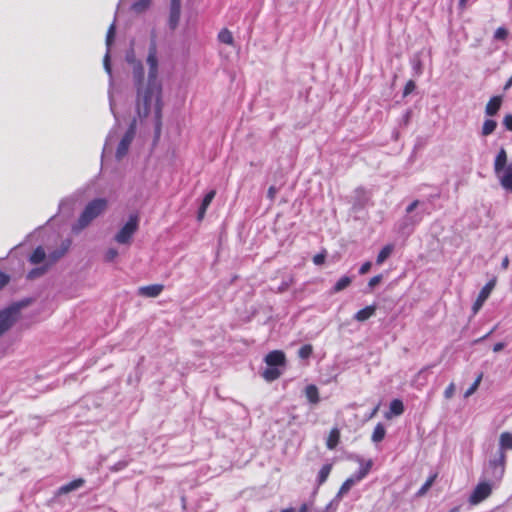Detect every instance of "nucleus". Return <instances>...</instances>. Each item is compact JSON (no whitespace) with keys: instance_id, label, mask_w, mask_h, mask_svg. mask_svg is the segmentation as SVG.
Masks as SVG:
<instances>
[{"instance_id":"obj_51","label":"nucleus","mask_w":512,"mask_h":512,"mask_svg":"<svg viewBox=\"0 0 512 512\" xmlns=\"http://www.w3.org/2000/svg\"><path fill=\"white\" fill-rule=\"evenodd\" d=\"M127 466V462L125 461H120L118 462L117 464H115L113 467H112V470L114 471H119L121 469H123L124 467Z\"/></svg>"},{"instance_id":"obj_26","label":"nucleus","mask_w":512,"mask_h":512,"mask_svg":"<svg viewBox=\"0 0 512 512\" xmlns=\"http://www.w3.org/2000/svg\"><path fill=\"white\" fill-rule=\"evenodd\" d=\"M281 371L277 367L268 366L263 372L262 377L267 381H274L279 378Z\"/></svg>"},{"instance_id":"obj_4","label":"nucleus","mask_w":512,"mask_h":512,"mask_svg":"<svg viewBox=\"0 0 512 512\" xmlns=\"http://www.w3.org/2000/svg\"><path fill=\"white\" fill-rule=\"evenodd\" d=\"M138 228L139 216L137 214H131L127 222L115 234V242L120 245L130 246L133 240V236L137 232Z\"/></svg>"},{"instance_id":"obj_30","label":"nucleus","mask_w":512,"mask_h":512,"mask_svg":"<svg viewBox=\"0 0 512 512\" xmlns=\"http://www.w3.org/2000/svg\"><path fill=\"white\" fill-rule=\"evenodd\" d=\"M305 394L311 403L316 404L319 402L318 389L315 385H308L305 389Z\"/></svg>"},{"instance_id":"obj_8","label":"nucleus","mask_w":512,"mask_h":512,"mask_svg":"<svg viewBox=\"0 0 512 512\" xmlns=\"http://www.w3.org/2000/svg\"><path fill=\"white\" fill-rule=\"evenodd\" d=\"M114 37H115V23L113 22L110 25L107 35H106L107 51H106V54L103 59L104 69L109 74L110 78L112 77V70H111V64H110V48H111L112 42L114 40Z\"/></svg>"},{"instance_id":"obj_27","label":"nucleus","mask_w":512,"mask_h":512,"mask_svg":"<svg viewBox=\"0 0 512 512\" xmlns=\"http://www.w3.org/2000/svg\"><path fill=\"white\" fill-rule=\"evenodd\" d=\"M497 127V122L492 119H486L482 125L481 135L488 136L492 134Z\"/></svg>"},{"instance_id":"obj_14","label":"nucleus","mask_w":512,"mask_h":512,"mask_svg":"<svg viewBox=\"0 0 512 512\" xmlns=\"http://www.w3.org/2000/svg\"><path fill=\"white\" fill-rule=\"evenodd\" d=\"M84 483H85V480L83 478L75 479V480L59 487L57 494L58 495L68 494L72 491H75V490L81 488L84 485Z\"/></svg>"},{"instance_id":"obj_43","label":"nucleus","mask_w":512,"mask_h":512,"mask_svg":"<svg viewBox=\"0 0 512 512\" xmlns=\"http://www.w3.org/2000/svg\"><path fill=\"white\" fill-rule=\"evenodd\" d=\"M503 125L509 131H512V114H508L503 119Z\"/></svg>"},{"instance_id":"obj_21","label":"nucleus","mask_w":512,"mask_h":512,"mask_svg":"<svg viewBox=\"0 0 512 512\" xmlns=\"http://www.w3.org/2000/svg\"><path fill=\"white\" fill-rule=\"evenodd\" d=\"M499 450L504 452L512 450V433L503 432L499 437Z\"/></svg>"},{"instance_id":"obj_56","label":"nucleus","mask_w":512,"mask_h":512,"mask_svg":"<svg viewBox=\"0 0 512 512\" xmlns=\"http://www.w3.org/2000/svg\"><path fill=\"white\" fill-rule=\"evenodd\" d=\"M512 86V77H510L508 79V81L506 82L505 86H504V89L507 90L509 89L510 87Z\"/></svg>"},{"instance_id":"obj_58","label":"nucleus","mask_w":512,"mask_h":512,"mask_svg":"<svg viewBox=\"0 0 512 512\" xmlns=\"http://www.w3.org/2000/svg\"><path fill=\"white\" fill-rule=\"evenodd\" d=\"M109 99H110V108H111V111L114 113L113 99H112V95H111V93H109Z\"/></svg>"},{"instance_id":"obj_37","label":"nucleus","mask_w":512,"mask_h":512,"mask_svg":"<svg viewBox=\"0 0 512 512\" xmlns=\"http://www.w3.org/2000/svg\"><path fill=\"white\" fill-rule=\"evenodd\" d=\"M313 352V348L311 345L307 344V345H304L302 346L299 351H298V355L301 359H306L308 357H310V355L312 354Z\"/></svg>"},{"instance_id":"obj_62","label":"nucleus","mask_w":512,"mask_h":512,"mask_svg":"<svg viewBox=\"0 0 512 512\" xmlns=\"http://www.w3.org/2000/svg\"><path fill=\"white\" fill-rule=\"evenodd\" d=\"M491 334H492V331H489L488 334L484 335V338L489 337V335H491Z\"/></svg>"},{"instance_id":"obj_60","label":"nucleus","mask_w":512,"mask_h":512,"mask_svg":"<svg viewBox=\"0 0 512 512\" xmlns=\"http://www.w3.org/2000/svg\"><path fill=\"white\" fill-rule=\"evenodd\" d=\"M377 410H378V407H376V408L373 410V412H372V416L376 414Z\"/></svg>"},{"instance_id":"obj_11","label":"nucleus","mask_w":512,"mask_h":512,"mask_svg":"<svg viewBox=\"0 0 512 512\" xmlns=\"http://www.w3.org/2000/svg\"><path fill=\"white\" fill-rule=\"evenodd\" d=\"M265 362L270 367L283 366L285 364V354L280 350H274L265 357Z\"/></svg>"},{"instance_id":"obj_63","label":"nucleus","mask_w":512,"mask_h":512,"mask_svg":"<svg viewBox=\"0 0 512 512\" xmlns=\"http://www.w3.org/2000/svg\"><path fill=\"white\" fill-rule=\"evenodd\" d=\"M491 334H492V331H489L488 334L484 335V338L489 337V335H491Z\"/></svg>"},{"instance_id":"obj_19","label":"nucleus","mask_w":512,"mask_h":512,"mask_svg":"<svg viewBox=\"0 0 512 512\" xmlns=\"http://www.w3.org/2000/svg\"><path fill=\"white\" fill-rule=\"evenodd\" d=\"M376 312V305H369L359 310L355 315L354 319L359 322H364L372 317Z\"/></svg>"},{"instance_id":"obj_59","label":"nucleus","mask_w":512,"mask_h":512,"mask_svg":"<svg viewBox=\"0 0 512 512\" xmlns=\"http://www.w3.org/2000/svg\"><path fill=\"white\" fill-rule=\"evenodd\" d=\"M280 512H296L294 508H286V509H283L281 510Z\"/></svg>"},{"instance_id":"obj_29","label":"nucleus","mask_w":512,"mask_h":512,"mask_svg":"<svg viewBox=\"0 0 512 512\" xmlns=\"http://www.w3.org/2000/svg\"><path fill=\"white\" fill-rule=\"evenodd\" d=\"M218 40L221 43L227 44V45H233L234 44V37L230 30L224 28L218 33Z\"/></svg>"},{"instance_id":"obj_52","label":"nucleus","mask_w":512,"mask_h":512,"mask_svg":"<svg viewBox=\"0 0 512 512\" xmlns=\"http://www.w3.org/2000/svg\"><path fill=\"white\" fill-rule=\"evenodd\" d=\"M419 204V201L418 200H415L413 201L407 208H406V212L409 214L411 212L414 211V209L418 206Z\"/></svg>"},{"instance_id":"obj_22","label":"nucleus","mask_w":512,"mask_h":512,"mask_svg":"<svg viewBox=\"0 0 512 512\" xmlns=\"http://www.w3.org/2000/svg\"><path fill=\"white\" fill-rule=\"evenodd\" d=\"M151 4L152 0H136L130 9L135 14H142L150 8Z\"/></svg>"},{"instance_id":"obj_23","label":"nucleus","mask_w":512,"mask_h":512,"mask_svg":"<svg viewBox=\"0 0 512 512\" xmlns=\"http://www.w3.org/2000/svg\"><path fill=\"white\" fill-rule=\"evenodd\" d=\"M356 483H358V480H355V477L353 475L346 479L337 493V500H341L342 497L346 495Z\"/></svg>"},{"instance_id":"obj_7","label":"nucleus","mask_w":512,"mask_h":512,"mask_svg":"<svg viewBox=\"0 0 512 512\" xmlns=\"http://www.w3.org/2000/svg\"><path fill=\"white\" fill-rule=\"evenodd\" d=\"M135 129H136V123L134 120L118 144V147L116 150V158L118 160H121L124 156H126L129 146H130L132 140L134 139Z\"/></svg>"},{"instance_id":"obj_12","label":"nucleus","mask_w":512,"mask_h":512,"mask_svg":"<svg viewBox=\"0 0 512 512\" xmlns=\"http://www.w3.org/2000/svg\"><path fill=\"white\" fill-rule=\"evenodd\" d=\"M507 164V153L504 148H501L499 152L497 153L495 160H494V172L496 176H500L503 171L506 169Z\"/></svg>"},{"instance_id":"obj_50","label":"nucleus","mask_w":512,"mask_h":512,"mask_svg":"<svg viewBox=\"0 0 512 512\" xmlns=\"http://www.w3.org/2000/svg\"><path fill=\"white\" fill-rule=\"evenodd\" d=\"M277 194V189L275 186H270L267 192V196L270 200H274Z\"/></svg>"},{"instance_id":"obj_55","label":"nucleus","mask_w":512,"mask_h":512,"mask_svg":"<svg viewBox=\"0 0 512 512\" xmlns=\"http://www.w3.org/2000/svg\"><path fill=\"white\" fill-rule=\"evenodd\" d=\"M407 220H408L412 225H414V224L418 223V222L421 220V218H420V217H418V218L411 217V218H408Z\"/></svg>"},{"instance_id":"obj_39","label":"nucleus","mask_w":512,"mask_h":512,"mask_svg":"<svg viewBox=\"0 0 512 512\" xmlns=\"http://www.w3.org/2000/svg\"><path fill=\"white\" fill-rule=\"evenodd\" d=\"M47 267L45 268H37V269H33L29 272L28 274V278L29 279H34L40 275H42L45 271H46Z\"/></svg>"},{"instance_id":"obj_53","label":"nucleus","mask_w":512,"mask_h":512,"mask_svg":"<svg viewBox=\"0 0 512 512\" xmlns=\"http://www.w3.org/2000/svg\"><path fill=\"white\" fill-rule=\"evenodd\" d=\"M505 344L503 342H498L493 346L494 352H500L502 349H504Z\"/></svg>"},{"instance_id":"obj_54","label":"nucleus","mask_w":512,"mask_h":512,"mask_svg":"<svg viewBox=\"0 0 512 512\" xmlns=\"http://www.w3.org/2000/svg\"><path fill=\"white\" fill-rule=\"evenodd\" d=\"M509 266V258L508 256H505L501 262L502 269H507Z\"/></svg>"},{"instance_id":"obj_41","label":"nucleus","mask_w":512,"mask_h":512,"mask_svg":"<svg viewBox=\"0 0 512 512\" xmlns=\"http://www.w3.org/2000/svg\"><path fill=\"white\" fill-rule=\"evenodd\" d=\"M454 392H455V385H454V383H450V384L448 385V387H447V388L445 389V391H444V397H445L446 399H450V398H452V397H453Z\"/></svg>"},{"instance_id":"obj_28","label":"nucleus","mask_w":512,"mask_h":512,"mask_svg":"<svg viewBox=\"0 0 512 512\" xmlns=\"http://www.w3.org/2000/svg\"><path fill=\"white\" fill-rule=\"evenodd\" d=\"M352 282V278L349 276H343L341 277L336 284L334 285L332 292L338 293L344 289H346Z\"/></svg>"},{"instance_id":"obj_20","label":"nucleus","mask_w":512,"mask_h":512,"mask_svg":"<svg viewBox=\"0 0 512 512\" xmlns=\"http://www.w3.org/2000/svg\"><path fill=\"white\" fill-rule=\"evenodd\" d=\"M215 195H216V191L215 190H211L210 192H208L205 195V197L202 200V203H201V206L199 208V211H198V220H202L204 218L206 210L209 207V205L211 204V202L214 199Z\"/></svg>"},{"instance_id":"obj_46","label":"nucleus","mask_w":512,"mask_h":512,"mask_svg":"<svg viewBox=\"0 0 512 512\" xmlns=\"http://www.w3.org/2000/svg\"><path fill=\"white\" fill-rule=\"evenodd\" d=\"M293 283V279L290 278L288 281H283L281 285L278 287V292H284L286 291L290 285Z\"/></svg>"},{"instance_id":"obj_57","label":"nucleus","mask_w":512,"mask_h":512,"mask_svg":"<svg viewBox=\"0 0 512 512\" xmlns=\"http://www.w3.org/2000/svg\"><path fill=\"white\" fill-rule=\"evenodd\" d=\"M298 512H308V507L306 504H303L300 509L298 510Z\"/></svg>"},{"instance_id":"obj_64","label":"nucleus","mask_w":512,"mask_h":512,"mask_svg":"<svg viewBox=\"0 0 512 512\" xmlns=\"http://www.w3.org/2000/svg\"><path fill=\"white\" fill-rule=\"evenodd\" d=\"M491 334H492V331H489L488 334L484 335V338L489 337V335H491Z\"/></svg>"},{"instance_id":"obj_17","label":"nucleus","mask_w":512,"mask_h":512,"mask_svg":"<svg viewBox=\"0 0 512 512\" xmlns=\"http://www.w3.org/2000/svg\"><path fill=\"white\" fill-rule=\"evenodd\" d=\"M359 463H360V469L358 470V472L356 474H354L353 476L355 477V480H358V482H360L362 479H364L368 473L370 472L372 466H373V461L371 459L367 460V461H364L362 459H359L358 460Z\"/></svg>"},{"instance_id":"obj_35","label":"nucleus","mask_w":512,"mask_h":512,"mask_svg":"<svg viewBox=\"0 0 512 512\" xmlns=\"http://www.w3.org/2000/svg\"><path fill=\"white\" fill-rule=\"evenodd\" d=\"M119 253L115 248H108L104 253V261L105 262H113L118 257Z\"/></svg>"},{"instance_id":"obj_5","label":"nucleus","mask_w":512,"mask_h":512,"mask_svg":"<svg viewBox=\"0 0 512 512\" xmlns=\"http://www.w3.org/2000/svg\"><path fill=\"white\" fill-rule=\"evenodd\" d=\"M21 304H16L0 312V335L7 331L17 320Z\"/></svg>"},{"instance_id":"obj_18","label":"nucleus","mask_w":512,"mask_h":512,"mask_svg":"<svg viewBox=\"0 0 512 512\" xmlns=\"http://www.w3.org/2000/svg\"><path fill=\"white\" fill-rule=\"evenodd\" d=\"M502 105V98L500 96L492 97L485 107V113L488 116H494L499 111Z\"/></svg>"},{"instance_id":"obj_38","label":"nucleus","mask_w":512,"mask_h":512,"mask_svg":"<svg viewBox=\"0 0 512 512\" xmlns=\"http://www.w3.org/2000/svg\"><path fill=\"white\" fill-rule=\"evenodd\" d=\"M507 35L508 31L503 27H499L494 33V38L497 40H504Z\"/></svg>"},{"instance_id":"obj_36","label":"nucleus","mask_w":512,"mask_h":512,"mask_svg":"<svg viewBox=\"0 0 512 512\" xmlns=\"http://www.w3.org/2000/svg\"><path fill=\"white\" fill-rule=\"evenodd\" d=\"M481 379H482V375H479L476 378V380L474 381V383L464 393L465 398L470 397L472 394H474L476 392V390L478 389V387L480 385Z\"/></svg>"},{"instance_id":"obj_42","label":"nucleus","mask_w":512,"mask_h":512,"mask_svg":"<svg viewBox=\"0 0 512 512\" xmlns=\"http://www.w3.org/2000/svg\"><path fill=\"white\" fill-rule=\"evenodd\" d=\"M325 258H326L325 253H319L313 257V262L315 265H322L325 261Z\"/></svg>"},{"instance_id":"obj_24","label":"nucleus","mask_w":512,"mask_h":512,"mask_svg":"<svg viewBox=\"0 0 512 512\" xmlns=\"http://www.w3.org/2000/svg\"><path fill=\"white\" fill-rule=\"evenodd\" d=\"M340 440V431L338 428H333L327 438L326 446L328 449L333 450L336 448Z\"/></svg>"},{"instance_id":"obj_44","label":"nucleus","mask_w":512,"mask_h":512,"mask_svg":"<svg viewBox=\"0 0 512 512\" xmlns=\"http://www.w3.org/2000/svg\"><path fill=\"white\" fill-rule=\"evenodd\" d=\"M382 280V276L381 275H376L374 277H372L369 282H368V286L369 288H374L376 285H378Z\"/></svg>"},{"instance_id":"obj_9","label":"nucleus","mask_w":512,"mask_h":512,"mask_svg":"<svg viewBox=\"0 0 512 512\" xmlns=\"http://www.w3.org/2000/svg\"><path fill=\"white\" fill-rule=\"evenodd\" d=\"M495 286V281H490L488 282L480 291L476 301L474 302L473 306H472V311H473V314H477L478 311L481 309V307L483 306L484 302L488 299V297L490 296L493 288Z\"/></svg>"},{"instance_id":"obj_31","label":"nucleus","mask_w":512,"mask_h":512,"mask_svg":"<svg viewBox=\"0 0 512 512\" xmlns=\"http://www.w3.org/2000/svg\"><path fill=\"white\" fill-rule=\"evenodd\" d=\"M385 434V427L381 423L377 424L372 433V441L375 443L382 441L385 437Z\"/></svg>"},{"instance_id":"obj_49","label":"nucleus","mask_w":512,"mask_h":512,"mask_svg":"<svg viewBox=\"0 0 512 512\" xmlns=\"http://www.w3.org/2000/svg\"><path fill=\"white\" fill-rule=\"evenodd\" d=\"M9 282V276L3 272H0V289H2Z\"/></svg>"},{"instance_id":"obj_61","label":"nucleus","mask_w":512,"mask_h":512,"mask_svg":"<svg viewBox=\"0 0 512 512\" xmlns=\"http://www.w3.org/2000/svg\"><path fill=\"white\" fill-rule=\"evenodd\" d=\"M491 334H492V331H489L488 334L484 335V338L489 337V335H491Z\"/></svg>"},{"instance_id":"obj_48","label":"nucleus","mask_w":512,"mask_h":512,"mask_svg":"<svg viewBox=\"0 0 512 512\" xmlns=\"http://www.w3.org/2000/svg\"><path fill=\"white\" fill-rule=\"evenodd\" d=\"M113 138H114V132H111L108 137H107V140H106V143H105V146H104V151H109L111 150V143L113 141Z\"/></svg>"},{"instance_id":"obj_25","label":"nucleus","mask_w":512,"mask_h":512,"mask_svg":"<svg viewBox=\"0 0 512 512\" xmlns=\"http://www.w3.org/2000/svg\"><path fill=\"white\" fill-rule=\"evenodd\" d=\"M394 250V245L393 244H387L385 245L381 250L380 252L378 253L377 255V258H376V263L378 265H381L384 263V261L390 257V255L392 254Z\"/></svg>"},{"instance_id":"obj_40","label":"nucleus","mask_w":512,"mask_h":512,"mask_svg":"<svg viewBox=\"0 0 512 512\" xmlns=\"http://www.w3.org/2000/svg\"><path fill=\"white\" fill-rule=\"evenodd\" d=\"M339 502H340V500H337V495H336L335 498L326 506V511L327 512H335L338 507Z\"/></svg>"},{"instance_id":"obj_10","label":"nucleus","mask_w":512,"mask_h":512,"mask_svg":"<svg viewBox=\"0 0 512 512\" xmlns=\"http://www.w3.org/2000/svg\"><path fill=\"white\" fill-rule=\"evenodd\" d=\"M506 455L499 450L498 456L490 461V467L493 468V475L501 479L505 471Z\"/></svg>"},{"instance_id":"obj_15","label":"nucleus","mask_w":512,"mask_h":512,"mask_svg":"<svg viewBox=\"0 0 512 512\" xmlns=\"http://www.w3.org/2000/svg\"><path fill=\"white\" fill-rule=\"evenodd\" d=\"M498 179L504 189L512 191V164L506 167L505 171L498 176Z\"/></svg>"},{"instance_id":"obj_6","label":"nucleus","mask_w":512,"mask_h":512,"mask_svg":"<svg viewBox=\"0 0 512 512\" xmlns=\"http://www.w3.org/2000/svg\"><path fill=\"white\" fill-rule=\"evenodd\" d=\"M493 490L491 483L483 481L477 484L472 493L469 496V503L471 505H477L487 499Z\"/></svg>"},{"instance_id":"obj_45","label":"nucleus","mask_w":512,"mask_h":512,"mask_svg":"<svg viewBox=\"0 0 512 512\" xmlns=\"http://www.w3.org/2000/svg\"><path fill=\"white\" fill-rule=\"evenodd\" d=\"M415 87H416V85H415L414 81H412V80L408 81L404 88V96L410 94L415 89Z\"/></svg>"},{"instance_id":"obj_2","label":"nucleus","mask_w":512,"mask_h":512,"mask_svg":"<svg viewBox=\"0 0 512 512\" xmlns=\"http://www.w3.org/2000/svg\"><path fill=\"white\" fill-rule=\"evenodd\" d=\"M108 207V201L105 198H96L87 203L72 230L75 233L82 231L90 225L97 217L102 215Z\"/></svg>"},{"instance_id":"obj_47","label":"nucleus","mask_w":512,"mask_h":512,"mask_svg":"<svg viewBox=\"0 0 512 512\" xmlns=\"http://www.w3.org/2000/svg\"><path fill=\"white\" fill-rule=\"evenodd\" d=\"M371 266H372V264H371V262H369V261H367V262L363 263V264L361 265L360 269H359V273H360L361 275H364V274L368 273V272H369V270L371 269Z\"/></svg>"},{"instance_id":"obj_1","label":"nucleus","mask_w":512,"mask_h":512,"mask_svg":"<svg viewBox=\"0 0 512 512\" xmlns=\"http://www.w3.org/2000/svg\"><path fill=\"white\" fill-rule=\"evenodd\" d=\"M126 61L132 67L134 82L137 86L136 111L139 118L147 117L151 112L156 119V134L159 136L162 117V84L158 79V60L156 48L152 45L147 56L148 81L144 84L142 64L136 60L133 49L126 53Z\"/></svg>"},{"instance_id":"obj_32","label":"nucleus","mask_w":512,"mask_h":512,"mask_svg":"<svg viewBox=\"0 0 512 512\" xmlns=\"http://www.w3.org/2000/svg\"><path fill=\"white\" fill-rule=\"evenodd\" d=\"M331 469H332L331 464H325L324 466H322V468L320 469V471L318 473V477H317L318 485H322L327 480V478L331 472Z\"/></svg>"},{"instance_id":"obj_16","label":"nucleus","mask_w":512,"mask_h":512,"mask_svg":"<svg viewBox=\"0 0 512 512\" xmlns=\"http://www.w3.org/2000/svg\"><path fill=\"white\" fill-rule=\"evenodd\" d=\"M404 412V405L401 400L394 399L391 401L389 411L385 414V418L391 419L394 416H399Z\"/></svg>"},{"instance_id":"obj_33","label":"nucleus","mask_w":512,"mask_h":512,"mask_svg":"<svg viewBox=\"0 0 512 512\" xmlns=\"http://www.w3.org/2000/svg\"><path fill=\"white\" fill-rule=\"evenodd\" d=\"M436 478H437V474L431 475L426 480V482L422 485V487L418 490L417 496L418 497L424 496L428 492V490L431 488V486L433 485Z\"/></svg>"},{"instance_id":"obj_3","label":"nucleus","mask_w":512,"mask_h":512,"mask_svg":"<svg viewBox=\"0 0 512 512\" xmlns=\"http://www.w3.org/2000/svg\"><path fill=\"white\" fill-rule=\"evenodd\" d=\"M70 240H66L62 243L61 248L57 249L47 256L44 249L42 247H37L32 255L30 256V262L32 264H39L45 262L46 267L54 264L58 259H60L69 249Z\"/></svg>"},{"instance_id":"obj_34","label":"nucleus","mask_w":512,"mask_h":512,"mask_svg":"<svg viewBox=\"0 0 512 512\" xmlns=\"http://www.w3.org/2000/svg\"><path fill=\"white\" fill-rule=\"evenodd\" d=\"M180 15V0H171V20L177 21Z\"/></svg>"},{"instance_id":"obj_13","label":"nucleus","mask_w":512,"mask_h":512,"mask_svg":"<svg viewBox=\"0 0 512 512\" xmlns=\"http://www.w3.org/2000/svg\"><path fill=\"white\" fill-rule=\"evenodd\" d=\"M163 288L164 287L161 284L142 286L138 289V294L144 297L154 298L163 291Z\"/></svg>"}]
</instances>
